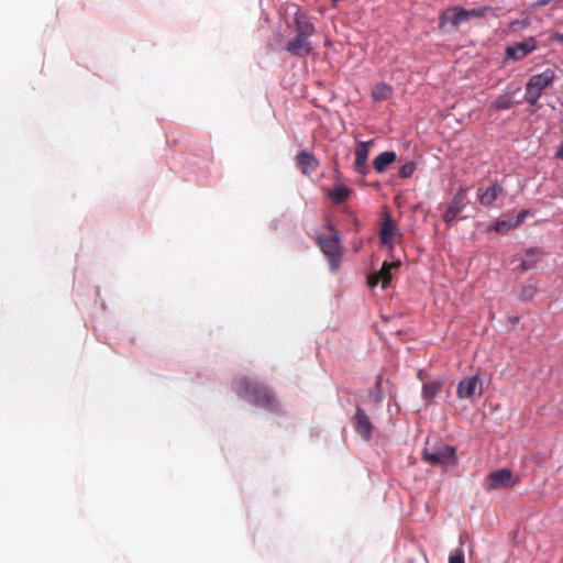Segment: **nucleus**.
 <instances>
[{"label": "nucleus", "mask_w": 563, "mask_h": 563, "mask_svg": "<svg viewBox=\"0 0 563 563\" xmlns=\"http://www.w3.org/2000/svg\"><path fill=\"white\" fill-rule=\"evenodd\" d=\"M465 197H466V190L461 188L459 191H456L454 194V196L452 197L445 212L443 213V221L446 223V224H450L451 222L454 221V219L456 218V216L459 213H461L464 208H465V203H464V200H465Z\"/></svg>", "instance_id": "9d476101"}, {"label": "nucleus", "mask_w": 563, "mask_h": 563, "mask_svg": "<svg viewBox=\"0 0 563 563\" xmlns=\"http://www.w3.org/2000/svg\"><path fill=\"white\" fill-rule=\"evenodd\" d=\"M488 13L494 15L495 14V9L489 7V5H483V7H478V8L465 9V15H466L467 22L471 19L484 18Z\"/></svg>", "instance_id": "b1692460"}, {"label": "nucleus", "mask_w": 563, "mask_h": 563, "mask_svg": "<svg viewBox=\"0 0 563 563\" xmlns=\"http://www.w3.org/2000/svg\"><path fill=\"white\" fill-rule=\"evenodd\" d=\"M318 243L323 255L328 260L330 269L332 272L338 271L342 258L341 240L338 233L334 230H332V233L330 235L319 236Z\"/></svg>", "instance_id": "20e7f679"}, {"label": "nucleus", "mask_w": 563, "mask_h": 563, "mask_svg": "<svg viewBox=\"0 0 563 563\" xmlns=\"http://www.w3.org/2000/svg\"><path fill=\"white\" fill-rule=\"evenodd\" d=\"M504 192V187L498 184L497 181H494L489 187H487L485 190L478 189V201L482 206L488 207L493 205L498 196Z\"/></svg>", "instance_id": "2eb2a0df"}, {"label": "nucleus", "mask_w": 563, "mask_h": 563, "mask_svg": "<svg viewBox=\"0 0 563 563\" xmlns=\"http://www.w3.org/2000/svg\"><path fill=\"white\" fill-rule=\"evenodd\" d=\"M296 163L305 174L314 170L318 166L316 157L306 151H301L296 155Z\"/></svg>", "instance_id": "a211bd4d"}, {"label": "nucleus", "mask_w": 563, "mask_h": 563, "mask_svg": "<svg viewBox=\"0 0 563 563\" xmlns=\"http://www.w3.org/2000/svg\"><path fill=\"white\" fill-rule=\"evenodd\" d=\"M417 168V164L412 161H408L402 164L399 168L398 175L400 178H410Z\"/></svg>", "instance_id": "cd10ccee"}, {"label": "nucleus", "mask_w": 563, "mask_h": 563, "mask_svg": "<svg viewBox=\"0 0 563 563\" xmlns=\"http://www.w3.org/2000/svg\"><path fill=\"white\" fill-rule=\"evenodd\" d=\"M391 96V87L385 82L377 84L372 90L374 101L387 100Z\"/></svg>", "instance_id": "5701e85b"}, {"label": "nucleus", "mask_w": 563, "mask_h": 563, "mask_svg": "<svg viewBox=\"0 0 563 563\" xmlns=\"http://www.w3.org/2000/svg\"><path fill=\"white\" fill-rule=\"evenodd\" d=\"M555 74L550 68L531 76L526 84L525 101L530 106H536L542 95V91L553 82Z\"/></svg>", "instance_id": "7ed1b4c3"}, {"label": "nucleus", "mask_w": 563, "mask_h": 563, "mask_svg": "<svg viewBox=\"0 0 563 563\" xmlns=\"http://www.w3.org/2000/svg\"><path fill=\"white\" fill-rule=\"evenodd\" d=\"M232 387L240 397L244 398L250 404L269 412H282L279 402L269 387L247 377L235 378L232 383Z\"/></svg>", "instance_id": "f257e3e1"}, {"label": "nucleus", "mask_w": 563, "mask_h": 563, "mask_svg": "<svg viewBox=\"0 0 563 563\" xmlns=\"http://www.w3.org/2000/svg\"><path fill=\"white\" fill-rule=\"evenodd\" d=\"M371 142H360L355 147V161L367 162Z\"/></svg>", "instance_id": "a878e982"}, {"label": "nucleus", "mask_w": 563, "mask_h": 563, "mask_svg": "<svg viewBox=\"0 0 563 563\" xmlns=\"http://www.w3.org/2000/svg\"><path fill=\"white\" fill-rule=\"evenodd\" d=\"M353 427L355 432L364 440H369L373 435L374 426L372 423L371 417L368 413L361 407V405H356L355 413L352 418Z\"/></svg>", "instance_id": "423d86ee"}, {"label": "nucleus", "mask_w": 563, "mask_h": 563, "mask_svg": "<svg viewBox=\"0 0 563 563\" xmlns=\"http://www.w3.org/2000/svg\"><path fill=\"white\" fill-rule=\"evenodd\" d=\"M528 214V210H521L516 217L510 218L515 228L519 227L525 221Z\"/></svg>", "instance_id": "2f4dec72"}, {"label": "nucleus", "mask_w": 563, "mask_h": 563, "mask_svg": "<svg viewBox=\"0 0 563 563\" xmlns=\"http://www.w3.org/2000/svg\"><path fill=\"white\" fill-rule=\"evenodd\" d=\"M295 31L298 34L312 36L316 32V26L311 18L300 9L294 14Z\"/></svg>", "instance_id": "ddd939ff"}, {"label": "nucleus", "mask_w": 563, "mask_h": 563, "mask_svg": "<svg viewBox=\"0 0 563 563\" xmlns=\"http://www.w3.org/2000/svg\"><path fill=\"white\" fill-rule=\"evenodd\" d=\"M555 157L563 161V142L561 143V145L559 146L556 153H555Z\"/></svg>", "instance_id": "72a5a7b5"}, {"label": "nucleus", "mask_w": 563, "mask_h": 563, "mask_svg": "<svg viewBox=\"0 0 563 563\" xmlns=\"http://www.w3.org/2000/svg\"><path fill=\"white\" fill-rule=\"evenodd\" d=\"M399 233V230L394 222L391 216L387 213L379 231V240L383 246H387L389 250L394 249L393 240Z\"/></svg>", "instance_id": "9b49d317"}, {"label": "nucleus", "mask_w": 563, "mask_h": 563, "mask_svg": "<svg viewBox=\"0 0 563 563\" xmlns=\"http://www.w3.org/2000/svg\"><path fill=\"white\" fill-rule=\"evenodd\" d=\"M399 268V263L384 262L380 269L375 274L372 286H376L379 282L383 284V288H387L394 274Z\"/></svg>", "instance_id": "4468645a"}, {"label": "nucleus", "mask_w": 563, "mask_h": 563, "mask_svg": "<svg viewBox=\"0 0 563 563\" xmlns=\"http://www.w3.org/2000/svg\"><path fill=\"white\" fill-rule=\"evenodd\" d=\"M354 170L357 174H361L362 176H366L369 172L367 162H361V164H360V162L354 161Z\"/></svg>", "instance_id": "c756f323"}, {"label": "nucleus", "mask_w": 563, "mask_h": 563, "mask_svg": "<svg viewBox=\"0 0 563 563\" xmlns=\"http://www.w3.org/2000/svg\"><path fill=\"white\" fill-rule=\"evenodd\" d=\"M397 159V154L394 151H385L378 154L374 161L373 166L377 173H384L386 168Z\"/></svg>", "instance_id": "dca6fc26"}, {"label": "nucleus", "mask_w": 563, "mask_h": 563, "mask_svg": "<svg viewBox=\"0 0 563 563\" xmlns=\"http://www.w3.org/2000/svg\"><path fill=\"white\" fill-rule=\"evenodd\" d=\"M542 252L538 247H529L525 251V257L521 260L520 267L522 271L532 269L541 260Z\"/></svg>", "instance_id": "f3484780"}, {"label": "nucleus", "mask_w": 563, "mask_h": 563, "mask_svg": "<svg viewBox=\"0 0 563 563\" xmlns=\"http://www.w3.org/2000/svg\"><path fill=\"white\" fill-rule=\"evenodd\" d=\"M537 291L538 289L533 285H523L518 298L523 302L531 301L534 298Z\"/></svg>", "instance_id": "bb28decb"}, {"label": "nucleus", "mask_w": 563, "mask_h": 563, "mask_svg": "<svg viewBox=\"0 0 563 563\" xmlns=\"http://www.w3.org/2000/svg\"><path fill=\"white\" fill-rule=\"evenodd\" d=\"M551 40L553 42H556L559 43L560 45L563 46V33H560V32H555L551 35Z\"/></svg>", "instance_id": "473e14b6"}, {"label": "nucleus", "mask_w": 563, "mask_h": 563, "mask_svg": "<svg viewBox=\"0 0 563 563\" xmlns=\"http://www.w3.org/2000/svg\"><path fill=\"white\" fill-rule=\"evenodd\" d=\"M383 376L378 375L375 382L374 387L369 390L368 399L373 402L376 409L380 408L382 402L384 400V391L382 389Z\"/></svg>", "instance_id": "aec40b11"}, {"label": "nucleus", "mask_w": 563, "mask_h": 563, "mask_svg": "<svg viewBox=\"0 0 563 563\" xmlns=\"http://www.w3.org/2000/svg\"><path fill=\"white\" fill-rule=\"evenodd\" d=\"M310 37L311 36L296 33L295 37L287 42L285 48L294 56H308L313 49Z\"/></svg>", "instance_id": "6e6552de"}, {"label": "nucleus", "mask_w": 563, "mask_h": 563, "mask_svg": "<svg viewBox=\"0 0 563 563\" xmlns=\"http://www.w3.org/2000/svg\"><path fill=\"white\" fill-rule=\"evenodd\" d=\"M351 194V190L349 187L344 186V185H338V186H334L330 192H329V197L336 203V205H341L350 196Z\"/></svg>", "instance_id": "4be33fe9"}, {"label": "nucleus", "mask_w": 563, "mask_h": 563, "mask_svg": "<svg viewBox=\"0 0 563 563\" xmlns=\"http://www.w3.org/2000/svg\"><path fill=\"white\" fill-rule=\"evenodd\" d=\"M520 88H512L510 85L507 87L506 91L510 92V96L512 97Z\"/></svg>", "instance_id": "f704fd0d"}, {"label": "nucleus", "mask_w": 563, "mask_h": 563, "mask_svg": "<svg viewBox=\"0 0 563 563\" xmlns=\"http://www.w3.org/2000/svg\"><path fill=\"white\" fill-rule=\"evenodd\" d=\"M483 385L477 375L463 378L457 385V396L461 399H471L476 393L482 394Z\"/></svg>", "instance_id": "1a4fd4ad"}, {"label": "nucleus", "mask_w": 563, "mask_h": 563, "mask_svg": "<svg viewBox=\"0 0 563 563\" xmlns=\"http://www.w3.org/2000/svg\"><path fill=\"white\" fill-rule=\"evenodd\" d=\"M277 223H278V221H277V220H273V221H272V223H271V227H272L273 229H276V228H277Z\"/></svg>", "instance_id": "e433bc0d"}, {"label": "nucleus", "mask_w": 563, "mask_h": 563, "mask_svg": "<svg viewBox=\"0 0 563 563\" xmlns=\"http://www.w3.org/2000/svg\"><path fill=\"white\" fill-rule=\"evenodd\" d=\"M489 488H509L515 485L512 472L509 468H500L489 473Z\"/></svg>", "instance_id": "f8f14e48"}, {"label": "nucleus", "mask_w": 563, "mask_h": 563, "mask_svg": "<svg viewBox=\"0 0 563 563\" xmlns=\"http://www.w3.org/2000/svg\"><path fill=\"white\" fill-rule=\"evenodd\" d=\"M467 22L465 8L454 5L443 10L439 16V29H444L446 24H451L453 29H457L462 23Z\"/></svg>", "instance_id": "0eeeda50"}, {"label": "nucleus", "mask_w": 563, "mask_h": 563, "mask_svg": "<svg viewBox=\"0 0 563 563\" xmlns=\"http://www.w3.org/2000/svg\"><path fill=\"white\" fill-rule=\"evenodd\" d=\"M550 1H551V0H539V1L537 2V5H540V7H541V5H547L548 3H550Z\"/></svg>", "instance_id": "c9c22d12"}, {"label": "nucleus", "mask_w": 563, "mask_h": 563, "mask_svg": "<svg viewBox=\"0 0 563 563\" xmlns=\"http://www.w3.org/2000/svg\"><path fill=\"white\" fill-rule=\"evenodd\" d=\"M422 460L432 466H453L457 463L456 449L445 443L424 446L422 450Z\"/></svg>", "instance_id": "f03ea898"}, {"label": "nucleus", "mask_w": 563, "mask_h": 563, "mask_svg": "<svg viewBox=\"0 0 563 563\" xmlns=\"http://www.w3.org/2000/svg\"><path fill=\"white\" fill-rule=\"evenodd\" d=\"M449 563H464L463 550L457 549L452 555H450Z\"/></svg>", "instance_id": "7c9ffc66"}, {"label": "nucleus", "mask_w": 563, "mask_h": 563, "mask_svg": "<svg viewBox=\"0 0 563 563\" xmlns=\"http://www.w3.org/2000/svg\"><path fill=\"white\" fill-rule=\"evenodd\" d=\"M512 104L514 102L511 100L510 92L505 91L495 99V101L493 102V108L498 111L509 110L512 107Z\"/></svg>", "instance_id": "393cba45"}, {"label": "nucleus", "mask_w": 563, "mask_h": 563, "mask_svg": "<svg viewBox=\"0 0 563 563\" xmlns=\"http://www.w3.org/2000/svg\"><path fill=\"white\" fill-rule=\"evenodd\" d=\"M442 388V380L439 378L424 382L422 385V398L424 400L433 399Z\"/></svg>", "instance_id": "6ab92c4d"}, {"label": "nucleus", "mask_w": 563, "mask_h": 563, "mask_svg": "<svg viewBox=\"0 0 563 563\" xmlns=\"http://www.w3.org/2000/svg\"><path fill=\"white\" fill-rule=\"evenodd\" d=\"M530 25V21L528 19H523V20H515V21H511L510 24H509V29L512 31V32H516L518 30H522V29H526Z\"/></svg>", "instance_id": "c85d7f7f"}, {"label": "nucleus", "mask_w": 563, "mask_h": 563, "mask_svg": "<svg viewBox=\"0 0 563 563\" xmlns=\"http://www.w3.org/2000/svg\"><path fill=\"white\" fill-rule=\"evenodd\" d=\"M515 229L511 219H497L486 228V232H496L499 234H506L510 230Z\"/></svg>", "instance_id": "412c9836"}, {"label": "nucleus", "mask_w": 563, "mask_h": 563, "mask_svg": "<svg viewBox=\"0 0 563 563\" xmlns=\"http://www.w3.org/2000/svg\"><path fill=\"white\" fill-rule=\"evenodd\" d=\"M537 40L533 36L525 38L522 42L509 44L506 46L505 55L507 59L519 62L537 49Z\"/></svg>", "instance_id": "39448f33"}]
</instances>
